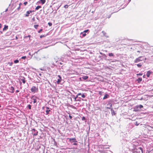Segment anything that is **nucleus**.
Here are the masks:
<instances>
[{
    "mask_svg": "<svg viewBox=\"0 0 153 153\" xmlns=\"http://www.w3.org/2000/svg\"><path fill=\"white\" fill-rule=\"evenodd\" d=\"M30 90L32 92L34 93L35 92H38V88L37 87H36L35 86H33L31 88Z\"/></svg>",
    "mask_w": 153,
    "mask_h": 153,
    "instance_id": "f257e3e1",
    "label": "nucleus"
},
{
    "mask_svg": "<svg viewBox=\"0 0 153 153\" xmlns=\"http://www.w3.org/2000/svg\"><path fill=\"white\" fill-rule=\"evenodd\" d=\"M143 107V106L141 105H137L135 107L134 111H137L139 110V109H141Z\"/></svg>",
    "mask_w": 153,
    "mask_h": 153,
    "instance_id": "f03ea898",
    "label": "nucleus"
},
{
    "mask_svg": "<svg viewBox=\"0 0 153 153\" xmlns=\"http://www.w3.org/2000/svg\"><path fill=\"white\" fill-rule=\"evenodd\" d=\"M137 151L134 152V153H143V149L141 147L137 149Z\"/></svg>",
    "mask_w": 153,
    "mask_h": 153,
    "instance_id": "7ed1b4c3",
    "label": "nucleus"
},
{
    "mask_svg": "<svg viewBox=\"0 0 153 153\" xmlns=\"http://www.w3.org/2000/svg\"><path fill=\"white\" fill-rule=\"evenodd\" d=\"M142 56H140L138 58H136L134 60V62L135 63H137L140 61H142L143 60V59H142Z\"/></svg>",
    "mask_w": 153,
    "mask_h": 153,
    "instance_id": "20e7f679",
    "label": "nucleus"
},
{
    "mask_svg": "<svg viewBox=\"0 0 153 153\" xmlns=\"http://www.w3.org/2000/svg\"><path fill=\"white\" fill-rule=\"evenodd\" d=\"M31 99L33 100V102L35 103L37 102L36 99H39V98L36 97H34L33 96L31 97Z\"/></svg>",
    "mask_w": 153,
    "mask_h": 153,
    "instance_id": "39448f33",
    "label": "nucleus"
},
{
    "mask_svg": "<svg viewBox=\"0 0 153 153\" xmlns=\"http://www.w3.org/2000/svg\"><path fill=\"white\" fill-rule=\"evenodd\" d=\"M32 132H33V136H36L38 135V131L36 130L35 128H33L32 130Z\"/></svg>",
    "mask_w": 153,
    "mask_h": 153,
    "instance_id": "423d86ee",
    "label": "nucleus"
},
{
    "mask_svg": "<svg viewBox=\"0 0 153 153\" xmlns=\"http://www.w3.org/2000/svg\"><path fill=\"white\" fill-rule=\"evenodd\" d=\"M111 100H110L108 101V104H110V106H108V107H106V108L107 109H111L112 108V104L111 103Z\"/></svg>",
    "mask_w": 153,
    "mask_h": 153,
    "instance_id": "0eeeda50",
    "label": "nucleus"
},
{
    "mask_svg": "<svg viewBox=\"0 0 153 153\" xmlns=\"http://www.w3.org/2000/svg\"><path fill=\"white\" fill-rule=\"evenodd\" d=\"M111 100H110L108 101V104H110V106H108V107H106V108L107 109H111L112 108V104L111 103Z\"/></svg>",
    "mask_w": 153,
    "mask_h": 153,
    "instance_id": "6e6552de",
    "label": "nucleus"
},
{
    "mask_svg": "<svg viewBox=\"0 0 153 153\" xmlns=\"http://www.w3.org/2000/svg\"><path fill=\"white\" fill-rule=\"evenodd\" d=\"M111 100H110L108 101V104H110V106H108V107H106V108L107 109H111L112 108V104L111 103Z\"/></svg>",
    "mask_w": 153,
    "mask_h": 153,
    "instance_id": "1a4fd4ad",
    "label": "nucleus"
},
{
    "mask_svg": "<svg viewBox=\"0 0 153 153\" xmlns=\"http://www.w3.org/2000/svg\"><path fill=\"white\" fill-rule=\"evenodd\" d=\"M33 11H34L33 10V11H32V10H29V11H27L26 12V13L25 14V16L26 17L28 16L29 14L30 13H32V12H33Z\"/></svg>",
    "mask_w": 153,
    "mask_h": 153,
    "instance_id": "9d476101",
    "label": "nucleus"
},
{
    "mask_svg": "<svg viewBox=\"0 0 153 153\" xmlns=\"http://www.w3.org/2000/svg\"><path fill=\"white\" fill-rule=\"evenodd\" d=\"M68 139H69V141H73L74 142H76L77 141L76 140V139L75 138H68Z\"/></svg>",
    "mask_w": 153,
    "mask_h": 153,
    "instance_id": "9b49d317",
    "label": "nucleus"
},
{
    "mask_svg": "<svg viewBox=\"0 0 153 153\" xmlns=\"http://www.w3.org/2000/svg\"><path fill=\"white\" fill-rule=\"evenodd\" d=\"M58 76L59 78V79H58L57 81V83L58 84H59V83L61 82L62 80V78L59 75H58Z\"/></svg>",
    "mask_w": 153,
    "mask_h": 153,
    "instance_id": "f8f14e48",
    "label": "nucleus"
},
{
    "mask_svg": "<svg viewBox=\"0 0 153 153\" xmlns=\"http://www.w3.org/2000/svg\"><path fill=\"white\" fill-rule=\"evenodd\" d=\"M46 108L47 109V110L46 111V114H49V113L50 111V110L49 109V108L48 107H46Z\"/></svg>",
    "mask_w": 153,
    "mask_h": 153,
    "instance_id": "ddd939ff",
    "label": "nucleus"
},
{
    "mask_svg": "<svg viewBox=\"0 0 153 153\" xmlns=\"http://www.w3.org/2000/svg\"><path fill=\"white\" fill-rule=\"evenodd\" d=\"M152 72H150V71H148L147 72V74H146V76H147L148 77H149L150 76V74L151 73H152Z\"/></svg>",
    "mask_w": 153,
    "mask_h": 153,
    "instance_id": "4468645a",
    "label": "nucleus"
},
{
    "mask_svg": "<svg viewBox=\"0 0 153 153\" xmlns=\"http://www.w3.org/2000/svg\"><path fill=\"white\" fill-rule=\"evenodd\" d=\"M10 90H11L10 92L11 93H13L14 92L13 90H14V87L13 86H11V87L10 88Z\"/></svg>",
    "mask_w": 153,
    "mask_h": 153,
    "instance_id": "2eb2a0df",
    "label": "nucleus"
},
{
    "mask_svg": "<svg viewBox=\"0 0 153 153\" xmlns=\"http://www.w3.org/2000/svg\"><path fill=\"white\" fill-rule=\"evenodd\" d=\"M109 97V95L107 94H106L105 95L104 97H103V99H106L108 98V97Z\"/></svg>",
    "mask_w": 153,
    "mask_h": 153,
    "instance_id": "dca6fc26",
    "label": "nucleus"
},
{
    "mask_svg": "<svg viewBox=\"0 0 153 153\" xmlns=\"http://www.w3.org/2000/svg\"><path fill=\"white\" fill-rule=\"evenodd\" d=\"M142 80V79L141 78H139L137 80V81L138 83H140Z\"/></svg>",
    "mask_w": 153,
    "mask_h": 153,
    "instance_id": "f3484780",
    "label": "nucleus"
},
{
    "mask_svg": "<svg viewBox=\"0 0 153 153\" xmlns=\"http://www.w3.org/2000/svg\"><path fill=\"white\" fill-rule=\"evenodd\" d=\"M25 78L24 77H23V79H21V80L22 81V82L25 84V83L26 81L25 80Z\"/></svg>",
    "mask_w": 153,
    "mask_h": 153,
    "instance_id": "a211bd4d",
    "label": "nucleus"
},
{
    "mask_svg": "<svg viewBox=\"0 0 153 153\" xmlns=\"http://www.w3.org/2000/svg\"><path fill=\"white\" fill-rule=\"evenodd\" d=\"M88 78V76H83L82 77V79L84 80H86Z\"/></svg>",
    "mask_w": 153,
    "mask_h": 153,
    "instance_id": "6ab92c4d",
    "label": "nucleus"
},
{
    "mask_svg": "<svg viewBox=\"0 0 153 153\" xmlns=\"http://www.w3.org/2000/svg\"><path fill=\"white\" fill-rule=\"evenodd\" d=\"M8 27L7 26L5 25L4 26V28H3V30H6L8 29Z\"/></svg>",
    "mask_w": 153,
    "mask_h": 153,
    "instance_id": "aec40b11",
    "label": "nucleus"
},
{
    "mask_svg": "<svg viewBox=\"0 0 153 153\" xmlns=\"http://www.w3.org/2000/svg\"><path fill=\"white\" fill-rule=\"evenodd\" d=\"M111 111H112V115L113 114H114V115H115V113L114 111V110H113V108H111Z\"/></svg>",
    "mask_w": 153,
    "mask_h": 153,
    "instance_id": "412c9836",
    "label": "nucleus"
},
{
    "mask_svg": "<svg viewBox=\"0 0 153 153\" xmlns=\"http://www.w3.org/2000/svg\"><path fill=\"white\" fill-rule=\"evenodd\" d=\"M108 56H114V54L111 53H108Z\"/></svg>",
    "mask_w": 153,
    "mask_h": 153,
    "instance_id": "4be33fe9",
    "label": "nucleus"
},
{
    "mask_svg": "<svg viewBox=\"0 0 153 153\" xmlns=\"http://www.w3.org/2000/svg\"><path fill=\"white\" fill-rule=\"evenodd\" d=\"M42 4H44L45 2V0H40Z\"/></svg>",
    "mask_w": 153,
    "mask_h": 153,
    "instance_id": "5701e85b",
    "label": "nucleus"
},
{
    "mask_svg": "<svg viewBox=\"0 0 153 153\" xmlns=\"http://www.w3.org/2000/svg\"><path fill=\"white\" fill-rule=\"evenodd\" d=\"M41 7V6H38L36 7L35 9L36 10H38L39 8H40Z\"/></svg>",
    "mask_w": 153,
    "mask_h": 153,
    "instance_id": "b1692460",
    "label": "nucleus"
},
{
    "mask_svg": "<svg viewBox=\"0 0 153 153\" xmlns=\"http://www.w3.org/2000/svg\"><path fill=\"white\" fill-rule=\"evenodd\" d=\"M14 62L15 63H16L19 62V61L18 59H16L14 61Z\"/></svg>",
    "mask_w": 153,
    "mask_h": 153,
    "instance_id": "393cba45",
    "label": "nucleus"
},
{
    "mask_svg": "<svg viewBox=\"0 0 153 153\" xmlns=\"http://www.w3.org/2000/svg\"><path fill=\"white\" fill-rule=\"evenodd\" d=\"M39 26V25H34V27L36 29H37V28Z\"/></svg>",
    "mask_w": 153,
    "mask_h": 153,
    "instance_id": "a878e982",
    "label": "nucleus"
},
{
    "mask_svg": "<svg viewBox=\"0 0 153 153\" xmlns=\"http://www.w3.org/2000/svg\"><path fill=\"white\" fill-rule=\"evenodd\" d=\"M137 65L138 67L139 68L141 67L142 66V65L140 64H137Z\"/></svg>",
    "mask_w": 153,
    "mask_h": 153,
    "instance_id": "bb28decb",
    "label": "nucleus"
},
{
    "mask_svg": "<svg viewBox=\"0 0 153 153\" xmlns=\"http://www.w3.org/2000/svg\"><path fill=\"white\" fill-rule=\"evenodd\" d=\"M68 5L66 4L64 6V7L65 8H68Z\"/></svg>",
    "mask_w": 153,
    "mask_h": 153,
    "instance_id": "cd10ccee",
    "label": "nucleus"
},
{
    "mask_svg": "<svg viewBox=\"0 0 153 153\" xmlns=\"http://www.w3.org/2000/svg\"><path fill=\"white\" fill-rule=\"evenodd\" d=\"M137 76H142V73H139V74H137Z\"/></svg>",
    "mask_w": 153,
    "mask_h": 153,
    "instance_id": "c85d7f7f",
    "label": "nucleus"
},
{
    "mask_svg": "<svg viewBox=\"0 0 153 153\" xmlns=\"http://www.w3.org/2000/svg\"><path fill=\"white\" fill-rule=\"evenodd\" d=\"M28 107L30 109H31V105H28Z\"/></svg>",
    "mask_w": 153,
    "mask_h": 153,
    "instance_id": "c756f323",
    "label": "nucleus"
},
{
    "mask_svg": "<svg viewBox=\"0 0 153 153\" xmlns=\"http://www.w3.org/2000/svg\"><path fill=\"white\" fill-rule=\"evenodd\" d=\"M26 56H23L21 57V58L23 59H25L26 58Z\"/></svg>",
    "mask_w": 153,
    "mask_h": 153,
    "instance_id": "7c9ffc66",
    "label": "nucleus"
},
{
    "mask_svg": "<svg viewBox=\"0 0 153 153\" xmlns=\"http://www.w3.org/2000/svg\"><path fill=\"white\" fill-rule=\"evenodd\" d=\"M8 64L10 66H12V65L13 64V63L12 62H9Z\"/></svg>",
    "mask_w": 153,
    "mask_h": 153,
    "instance_id": "2f4dec72",
    "label": "nucleus"
},
{
    "mask_svg": "<svg viewBox=\"0 0 153 153\" xmlns=\"http://www.w3.org/2000/svg\"><path fill=\"white\" fill-rule=\"evenodd\" d=\"M82 98H84L85 97V96L84 94H82Z\"/></svg>",
    "mask_w": 153,
    "mask_h": 153,
    "instance_id": "473e14b6",
    "label": "nucleus"
},
{
    "mask_svg": "<svg viewBox=\"0 0 153 153\" xmlns=\"http://www.w3.org/2000/svg\"><path fill=\"white\" fill-rule=\"evenodd\" d=\"M48 24L49 25V26H51L52 25V23H51V22L48 23Z\"/></svg>",
    "mask_w": 153,
    "mask_h": 153,
    "instance_id": "72a5a7b5",
    "label": "nucleus"
},
{
    "mask_svg": "<svg viewBox=\"0 0 153 153\" xmlns=\"http://www.w3.org/2000/svg\"><path fill=\"white\" fill-rule=\"evenodd\" d=\"M27 4V1H25L24 3V4L25 5H26Z\"/></svg>",
    "mask_w": 153,
    "mask_h": 153,
    "instance_id": "f704fd0d",
    "label": "nucleus"
},
{
    "mask_svg": "<svg viewBox=\"0 0 153 153\" xmlns=\"http://www.w3.org/2000/svg\"><path fill=\"white\" fill-rule=\"evenodd\" d=\"M99 94L100 95H101L102 94V92L101 91H99Z\"/></svg>",
    "mask_w": 153,
    "mask_h": 153,
    "instance_id": "c9c22d12",
    "label": "nucleus"
},
{
    "mask_svg": "<svg viewBox=\"0 0 153 153\" xmlns=\"http://www.w3.org/2000/svg\"><path fill=\"white\" fill-rule=\"evenodd\" d=\"M85 120V117H83L82 118V120Z\"/></svg>",
    "mask_w": 153,
    "mask_h": 153,
    "instance_id": "e433bc0d",
    "label": "nucleus"
},
{
    "mask_svg": "<svg viewBox=\"0 0 153 153\" xmlns=\"http://www.w3.org/2000/svg\"><path fill=\"white\" fill-rule=\"evenodd\" d=\"M45 36L44 35H41L40 36V37L41 38H42V37H44Z\"/></svg>",
    "mask_w": 153,
    "mask_h": 153,
    "instance_id": "4c0bfd02",
    "label": "nucleus"
},
{
    "mask_svg": "<svg viewBox=\"0 0 153 153\" xmlns=\"http://www.w3.org/2000/svg\"><path fill=\"white\" fill-rule=\"evenodd\" d=\"M81 95V93H79L77 94V95L76 96V97H78V96L80 95Z\"/></svg>",
    "mask_w": 153,
    "mask_h": 153,
    "instance_id": "58836bf2",
    "label": "nucleus"
},
{
    "mask_svg": "<svg viewBox=\"0 0 153 153\" xmlns=\"http://www.w3.org/2000/svg\"><path fill=\"white\" fill-rule=\"evenodd\" d=\"M42 29H40L39 31H38V33H40L41 31H42Z\"/></svg>",
    "mask_w": 153,
    "mask_h": 153,
    "instance_id": "ea45409f",
    "label": "nucleus"
},
{
    "mask_svg": "<svg viewBox=\"0 0 153 153\" xmlns=\"http://www.w3.org/2000/svg\"><path fill=\"white\" fill-rule=\"evenodd\" d=\"M86 34L85 33L83 34H82L83 37H85L86 36Z\"/></svg>",
    "mask_w": 153,
    "mask_h": 153,
    "instance_id": "a19ab883",
    "label": "nucleus"
},
{
    "mask_svg": "<svg viewBox=\"0 0 153 153\" xmlns=\"http://www.w3.org/2000/svg\"><path fill=\"white\" fill-rule=\"evenodd\" d=\"M69 118H70V119H72V116H71V115H69Z\"/></svg>",
    "mask_w": 153,
    "mask_h": 153,
    "instance_id": "79ce46f5",
    "label": "nucleus"
},
{
    "mask_svg": "<svg viewBox=\"0 0 153 153\" xmlns=\"http://www.w3.org/2000/svg\"><path fill=\"white\" fill-rule=\"evenodd\" d=\"M88 30H84L83 31V32H85V33H86V32H87L88 31Z\"/></svg>",
    "mask_w": 153,
    "mask_h": 153,
    "instance_id": "37998d69",
    "label": "nucleus"
},
{
    "mask_svg": "<svg viewBox=\"0 0 153 153\" xmlns=\"http://www.w3.org/2000/svg\"><path fill=\"white\" fill-rule=\"evenodd\" d=\"M20 6H19V7H18L17 9L18 10H19L20 9Z\"/></svg>",
    "mask_w": 153,
    "mask_h": 153,
    "instance_id": "c03bdc74",
    "label": "nucleus"
},
{
    "mask_svg": "<svg viewBox=\"0 0 153 153\" xmlns=\"http://www.w3.org/2000/svg\"><path fill=\"white\" fill-rule=\"evenodd\" d=\"M73 144L74 145H77V143H73Z\"/></svg>",
    "mask_w": 153,
    "mask_h": 153,
    "instance_id": "a18cd8bd",
    "label": "nucleus"
},
{
    "mask_svg": "<svg viewBox=\"0 0 153 153\" xmlns=\"http://www.w3.org/2000/svg\"><path fill=\"white\" fill-rule=\"evenodd\" d=\"M22 4L21 3H20L19 4V6H21V5Z\"/></svg>",
    "mask_w": 153,
    "mask_h": 153,
    "instance_id": "49530a36",
    "label": "nucleus"
},
{
    "mask_svg": "<svg viewBox=\"0 0 153 153\" xmlns=\"http://www.w3.org/2000/svg\"><path fill=\"white\" fill-rule=\"evenodd\" d=\"M1 24H0V28H1Z\"/></svg>",
    "mask_w": 153,
    "mask_h": 153,
    "instance_id": "de8ad7c7",
    "label": "nucleus"
},
{
    "mask_svg": "<svg viewBox=\"0 0 153 153\" xmlns=\"http://www.w3.org/2000/svg\"><path fill=\"white\" fill-rule=\"evenodd\" d=\"M16 92H19V90H16Z\"/></svg>",
    "mask_w": 153,
    "mask_h": 153,
    "instance_id": "09e8293b",
    "label": "nucleus"
},
{
    "mask_svg": "<svg viewBox=\"0 0 153 153\" xmlns=\"http://www.w3.org/2000/svg\"><path fill=\"white\" fill-rule=\"evenodd\" d=\"M100 53L101 54H102V53H101L100 52Z\"/></svg>",
    "mask_w": 153,
    "mask_h": 153,
    "instance_id": "8fccbe9b",
    "label": "nucleus"
},
{
    "mask_svg": "<svg viewBox=\"0 0 153 153\" xmlns=\"http://www.w3.org/2000/svg\"><path fill=\"white\" fill-rule=\"evenodd\" d=\"M82 33H83V32H81V33H80V34H82Z\"/></svg>",
    "mask_w": 153,
    "mask_h": 153,
    "instance_id": "3c124183",
    "label": "nucleus"
},
{
    "mask_svg": "<svg viewBox=\"0 0 153 153\" xmlns=\"http://www.w3.org/2000/svg\"><path fill=\"white\" fill-rule=\"evenodd\" d=\"M110 105V104H108L107 105Z\"/></svg>",
    "mask_w": 153,
    "mask_h": 153,
    "instance_id": "603ef678",
    "label": "nucleus"
},
{
    "mask_svg": "<svg viewBox=\"0 0 153 153\" xmlns=\"http://www.w3.org/2000/svg\"><path fill=\"white\" fill-rule=\"evenodd\" d=\"M36 53H37V52H36Z\"/></svg>",
    "mask_w": 153,
    "mask_h": 153,
    "instance_id": "864d4df0",
    "label": "nucleus"
},
{
    "mask_svg": "<svg viewBox=\"0 0 153 153\" xmlns=\"http://www.w3.org/2000/svg\"><path fill=\"white\" fill-rule=\"evenodd\" d=\"M137 126H138V124H136Z\"/></svg>",
    "mask_w": 153,
    "mask_h": 153,
    "instance_id": "5fc2aeb1",
    "label": "nucleus"
},
{
    "mask_svg": "<svg viewBox=\"0 0 153 153\" xmlns=\"http://www.w3.org/2000/svg\"><path fill=\"white\" fill-rule=\"evenodd\" d=\"M39 75H41V74H39Z\"/></svg>",
    "mask_w": 153,
    "mask_h": 153,
    "instance_id": "6e6d98bb",
    "label": "nucleus"
}]
</instances>
